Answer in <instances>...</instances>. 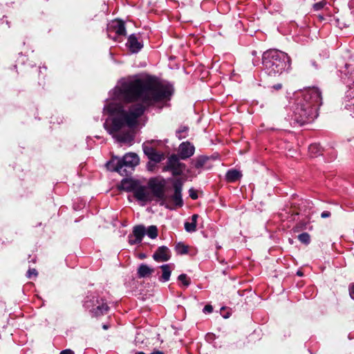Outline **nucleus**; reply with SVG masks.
Returning <instances> with one entry per match:
<instances>
[{"label":"nucleus","mask_w":354,"mask_h":354,"mask_svg":"<svg viewBox=\"0 0 354 354\" xmlns=\"http://www.w3.org/2000/svg\"><path fill=\"white\" fill-rule=\"evenodd\" d=\"M350 295L351 298L354 299V286L350 288Z\"/></svg>","instance_id":"2f4dec72"},{"label":"nucleus","mask_w":354,"mask_h":354,"mask_svg":"<svg viewBox=\"0 0 354 354\" xmlns=\"http://www.w3.org/2000/svg\"><path fill=\"white\" fill-rule=\"evenodd\" d=\"M326 4V2L325 1H322L320 2L316 3L314 4L313 8L315 10H319L322 9L325 5Z\"/></svg>","instance_id":"a878e982"},{"label":"nucleus","mask_w":354,"mask_h":354,"mask_svg":"<svg viewBox=\"0 0 354 354\" xmlns=\"http://www.w3.org/2000/svg\"><path fill=\"white\" fill-rule=\"evenodd\" d=\"M136 354H145V353H143V352H138V353H136Z\"/></svg>","instance_id":"ea45409f"},{"label":"nucleus","mask_w":354,"mask_h":354,"mask_svg":"<svg viewBox=\"0 0 354 354\" xmlns=\"http://www.w3.org/2000/svg\"><path fill=\"white\" fill-rule=\"evenodd\" d=\"M305 104L300 102L295 111V120L302 125L314 114L317 106L322 104L321 93L316 88H309L303 94Z\"/></svg>","instance_id":"f03ea898"},{"label":"nucleus","mask_w":354,"mask_h":354,"mask_svg":"<svg viewBox=\"0 0 354 354\" xmlns=\"http://www.w3.org/2000/svg\"><path fill=\"white\" fill-rule=\"evenodd\" d=\"M173 92L171 86L152 78H133L124 81L113 90L115 100L138 104L124 109L115 102H108L104 113L113 116L111 123L107 120L104 127L120 142H129L133 138V128L145 109L156 102L168 98Z\"/></svg>","instance_id":"f257e3e1"},{"label":"nucleus","mask_w":354,"mask_h":354,"mask_svg":"<svg viewBox=\"0 0 354 354\" xmlns=\"http://www.w3.org/2000/svg\"><path fill=\"white\" fill-rule=\"evenodd\" d=\"M142 147L144 153L151 161L158 163L165 159L164 153L157 151L153 147L148 146L147 143H144Z\"/></svg>","instance_id":"6e6552de"},{"label":"nucleus","mask_w":354,"mask_h":354,"mask_svg":"<svg viewBox=\"0 0 354 354\" xmlns=\"http://www.w3.org/2000/svg\"><path fill=\"white\" fill-rule=\"evenodd\" d=\"M189 196L193 199H196L198 198L197 194L193 189L189 190Z\"/></svg>","instance_id":"c85d7f7f"},{"label":"nucleus","mask_w":354,"mask_h":354,"mask_svg":"<svg viewBox=\"0 0 354 354\" xmlns=\"http://www.w3.org/2000/svg\"><path fill=\"white\" fill-rule=\"evenodd\" d=\"M165 181L164 180L152 179L149 183V187L152 194L153 198L155 197L158 201H161V205L166 204L167 198L165 195Z\"/></svg>","instance_id":"39448f33"},{"label":"nucleus","mask_w":354,"mask_h":354,"mask_svg":"<svg viewBox=\"0 0 354 354\" xmlns=\"http://www.w3.org/2000/svg\"><path fill=\"white\" fill-rule=\"evenodd\" d=\"M170 258V251L166 246L159 247L153 255V259L157 262L167 261Z\"/></svg>","instance_id":"9b49d317"},{"label":"nucleus","mask_w":354,"mask_h":354,"mask_svg":"<svg viewBox=\"0 0 354 354\" xmlns=\"http://www.w3.org/2000/svg\"><path fill=\"white\" fill-rule=\"evenodd\" d=\"M299 240L305 244L310 243V236L308 233H302L298 236Z\"/></svg>","instance_id":"5701e85b"},{"label":"nucleus","mask_w":354,"mask_h":354,"mask_svg":"<svg viewBox=\"0 0 354 354\" xmlns=\"http://www.w3.org/2000/svg\"><path fill=\"white\" fill-rule=\"evenodd\" d=\"M86 308H90V305L88 304V302H86Z\"/></svg>","instance_id":"c9c22d12"},{"label":"nucleus","mask_w":354,"mask_h":354,"mask_svg":"<svg viewBox=\"0 0 354 354\" xmlns=\"http://www.w3.org/2000/svg\"><path fill=\"white\" fill-rule=\"evenodd\" d=\"M140 159L137 154L129 153L122 159L113 158L106 163V167L110 171L120 172L122 167H133L139 164Z\"/></svg>","instance_id":"20e7f679"},{"label":"nucleus","mask_w":354,"mask_h":354,"mask_svg":"<svg viewBox=\"0 0 354 354\" xmlns=\"http://www.w3.org/2000/svg\"><path fill=\"white\" fill-rule=\"evenodd\" d=\"M162 274L160 280L162 281H167L171 276V266L170 264H165L160 266Z\"/></svg>","instance_id":"a211bd4d"},{"label":"nucleus","mask_w":354,"mask_h":354,"mask_svg":"<svg viewBox=\"0 0 354 354\" xmlns=\"http://www.w3.org/2000/svg\"><path fill=\"white\" fill-rule=\"evenodd\" d=\"M178 280L180 281L185 286H188L189 285V281L187 279V275L185 274L179 275Z\"/></svg>","instance_id":"393cba45"},{"label":"nucleus","mask_w":354,"mask_h":354,"mask_svg":"<svg viewBox=\"0 0 354 354\" xmlns=\"http://www.w3.org/2000/svg\"><path fill=\"white\" fill-rule=\"evenodd\" d=\"M153 272V269L146 264H141L138 269V274L140 277H147Z\"/></svg>","instance_id":"dca6fc26"},{"label":"nucleus","mask_w":354,"mask_h":354,"mask_svg":"<svg viewBox=\"0 0 354 354\" xmlns=\"http://www.w3.org/2000/svg\"><path fill=\"white\" fill-rule=\"evenodd\" d=\"M148 236L151 239H155L158 236V229L155 225H151L149 227L146 232Z\"/></svg>","instance_id":"aec40b11"},{"label":"nucleus","mask_w":354,"mask_h":354,"mask_svg":"<svg viewBox=\"0 0 354 354\" xmlns=\"http://www.w3.org/2000/svg\"><path fill=\"white\" fill-rule=\"evenodd\" d=\"M317 149V145H311L310 147H309V150L310 151H313V150L316 149Z\"/></svg>","instance_id":"72a5a7b5"},{"label":"nucleus","mask_w":354,"mask_h":354,"mask_svg":"<svg viewBox=\"0 0 354 354\" xmlns=\"http://www.w3.org/2000/svg\"><path fill=\"white\" fill-rule=\"evenodd\" d=\"M32 275H34V276H37V272L35 269H30L28 271L27 276H28V278H31V277Z\"/></svg>","instance_id":"bb28decb"},{"label":"nucleus","mask_w":354,"mask_h":354,"mask_svg":"<svg viewBox=\"0 0 354 354\" xmlns=\"http://www.w3.org/2000/svg\"><path fill=\"white\" fill-rule=\"evenodd\" d=\"M194 147L189 142H183L179 146V154L182 159L191 157L194 153Z\"/></svg>","instance_id":"ddd939ff"},{"label":"nucleus","mask_w":354,"mask_h":354,"mask_svg":"<svg viewBox=\"0 0 354 354\" xmlns=\"http://www.w3.org/2000/svg\"><path fill=\"white\" fill-rule=\"evenodd\" d=\"M127 46L132 53H137L142 48V44L138 41L137 37L134 35L129 36Z\"/></svg>","instance_id":"2eb2a0df"},{"label":"nucleus","mask_w":354,"mask_h":354,"mask_svg":"<svg viewBox=\"0 0 354 354\" xmlns=\"http://www.w3.org/2000/svg\"><path fill=\"white\" fill-rule=\"evenodd\" d=\"M109 32H115L118 35H124L126 30L124 23L121 20H113L108 25Z\"/></svg>","instance_id":"f8f14e48"},{"label":"nucleus","mask_w":354,"mask_h":354,"mask_svg":"<svg viewBox=\"0 0 354 354\" xmlns=\"http://www.w3.org/2000/svg\"><path fill=\"white\" fill-rule=\"evenodd\" d=\"M103 328L106 330V329H107V328H108V326H107L106 325H104V326H103Z\"/></svg>","instance_id":"e433bc0d"},{"label":"nucleus","mask_w":354,"mask_h":354,"mask_svg":"<svg viewBox=\"0 0 354 354\" xmlns=\"http://www.w3.org/2000/svg\"><path fill=\"white\" fill-rule=\"evenodd\" d=\"M176 250L178 254H187L188 252V246L183 243H178L176 247Z\"/></svg>","instance_id":"412c9836"},{"label":"nucleus","mask_w":354,"mask_h":354,"mask_svg":"<svg viewBox=\"0 0 354 354\" xmlns=\"http://www.w3.org/2000/svg\"><path fill=\"white\" fill-rule=\"evenodd\" d=\"M212 310H213V308L211 305H206L204 307L203 311L205 313H211V312H212Z\"/></svg>","instance_id":"cd10ccee"},{"label":"nucleus","mask_w":354,"mask_h":354,"mask_svg":"<svg viewBox=\"0 0 354 354\" xmlns=\"http://www.w3.org/2000/svg\"><path fill=\"white\" fill-rule=\"evenodd\" d=\"M145 233L146 230L143 225H137L134 227L133 230V235L129 236V243L131 245L140 243Z\"/></svg>","instance_id":"1a4fd4ad"},{"label":"nucleus","mask_w":354,"mask_h":354,"mask_svg":"<svg viewBox=\"0 0 354 354\" xmlns=\"http://www.w3.org/2000/svg\"><path fill=\"white\" fill-rule=\"evenodd\" d=\"M281 88V85H277V86H276V88L279 89V88Z\"/></svg>","instance_id":"4c0bfd02"},{"label":"nucleus","mask_w":354,"mask_h":354,"mask_svg":"<svg viewBox=\"0 0 354 354\" xmlns=\"http://www.w3.org/2000/svg\"><path fill=\"white\" fill-rule=\"evenodd\" d=\"M241 176H242V174H241V171H239L236 169L229 170L226 173V176H225L227 180L229 182H234V181L239 180V178H241Z\"/></svg>","instance_id":"f3484780"},{"label":"nucleus","mask_w":354,"mask_h":354,"mask_svg":"<svg viewBox=\"0 0 354 354\" xmlns=\"http://www.w3.org/2000/svg\"><path fill=\"white\" fill-rule=\"evenodd\" d=\"M174 194L172 196V201L174 203L176 206H181L183 204L182 197H181V189L182 185L179 181H177L174 184Z\"/></svg>","instance_id":"4468645a"},{"label":"nucleus","mask_w":354,"mask_h":354,"mask_svg":"<svg viewBox=\"0 0 354 354\" xmlns=\"http://www.w3.org/2000/svg\"><path fill=\"white\" fill-rule=\"evenodd\" d=\"M151 354H164V353L162 352H160V351H156V352L152 353Z\"/></svg>","instance_id":"f704fd0d"},{"label":"nucleus","mask_w":354,"mask_h":354,"mask_svg":"<svg viewBox=\"0 0 354 354\" xmlns=\"http://www.w3.org/2000/svg\"><path fill=\"white\" fill-rule=\"evenodd\" d=\"M118 188L125 191H130L132 189V183L128 179L122 180Z\"/></svg>","instance_id":"6ab92c4d"},{"label":"nucleus","mask_w":354,"mask_h":354,"mask_svg":"<svg viewBox=\"0 0 354 354\" xmlns=\"http://www.w3.org/2000/svg\"><path fill=\"white\" fill-rule=\"evenodd\" d=\"M60 354H74L73 351L70 349H66L60 353Z\"/></svg>","instance_id":"7c9ffc66"},{"label":"nucleus","mask_w":354,"mask_h":354,"mask_svg":"<svg viewBox=\"0 0 354 354\" xmlns=\"http://www.w3.org/2000/svg\"><path fill=\"white\" fill-rule=\"evenodd\" d=\"M185 228L187 232H194L196 230V224H195L193 222L185 223Z\"/></svg>","instance_id":"b1692460"},{"label":"nucleus","mask_w":354,"mask_h":354,"mask_svg":"<svg viewBox=\"0 0 354 354\" xmlns=\"http://www.w3.org/2000/svg\"><path fill=\"white\" fill-rule=\"evenodd\" d=\"M197 218H198V215L197 214H194L192 216V222H193L195 224H196Z\"/></svg>","instance_id":"473e14b6"},{"label":"nucleus","mask_w":354,"mask_h":354,"mask_svg":"<svg viewBox=\"0 0 354 354\" xmlns=\"http://www.w3.org/2000/svg\"><path fill=\"white\" fill-rule=\"evenodd\" d=\"M297 274L299 275V276H301L302 273L301 272H297Z\"/></svg>","instance_id":"58836bf2"},{"label":"nucleus","mask_w":354,"mask_h":354,"mask_svg":"<svg viewBox=\"0 0 354 354\" xmlns=\"http://www.w3.org/2000/svg\"><path fill=\"white\" fill-rule=\"evenodd\" d=\"M185 169V165L180 162L179 159L176 155L171 156L168 160L165 169L171 170L173 175H180Z\"/></svg>","instance_id":"423d86ee"},{"label":"nucleus","mask_w":354,"mask_h":354,"mask_svg":"<svg viewBox=\"0 0 354 354\" xmlns=\"http://www.w3.org/2000/svg\"><path fill=\"white\" fill-rule=\"evenodd\" d=\"M330 216V213L329 212H323L321 214L322 218H328Z\"/></svg>","instance_id":"c756f323"},{"label":"nucleus","mask_w":354,"mask_h":354,"mask_svg":"<svg viewBox=\"0 0 354 354\" xmlns=\"http://www.w3.org/2000/svg\"><path fill=\"white\" fill-rule=\"evenodd\" d=\"M288 62L287 54L275 50L266 51L263 55V64L269 75L281 73L289 66Z\"/></svg>","instance_id":"7ed1b4c3"},{"label":"nucleus","mask_w":354,"mask_h":354,"mask_svg":"<svg viewBox=\"0 0 354 354\" xmlns=\"http://www.w3.org/2000/svg\"><path fill=\"white\" fill-rule=\"evenodd\" d=\"M135 197L140 201L147 203L151 201L153 198L152 194L149 187H139L134 193Z\"/></svg>","instance_id":"9d476101"},{"label":"nucleus","mask_w":354,"mask_h":354,"mask_svg":"<svg viewBox=\"0 0 354 354\" xmlns=\"http://www.w3.org/2000/svg\"><path fill=\"white\" fill-rule=\"evenodd\" d=\"M206 160H207L206 158L201 157V158H198L194 163V167L196 169L202 168L205 165Z\"/></svg>","instance_id":"4be33fe9"},{"label":"nucleus","mask_w":354,"mask_h":354,"mask_svg":"<svg viewBox=\"0 0 354 354\" xmlns=\"http://www.w3.org/2000/svg\"><path fill=\"white\" fill-rule=\"evenodd\" d=\"M91 302L93 304L91 312L93 313L95 316L102 315L109 309L107 304L104 302L103 299L95 298Z\"/></svg>","instance_id":"0eeeda50"}]
</instances>
